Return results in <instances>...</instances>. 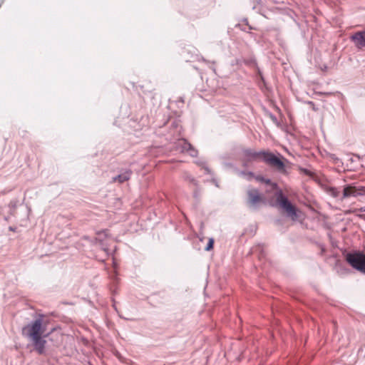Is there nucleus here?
<instances>
[{"instance_id": "72a5a7b5", "label": "nucleus", "mask_w": 365, "mask_h": 365, "mask_svg": "<svg viewBox=\"0 0 365 365\" xmlns=\"http://www.w3.org/2000/svg\"><path fill=\"white\" fill-rule=\"evenodd\" d=\"M3 1H4V0L1 1V4H0V7L1 6V4Z\"/></svg>"}, {"instance_id": "cd10ccee", "label": "nucleus", "mask_w": 365, "mask_h": 365, "mask_svg": "<svg viewBox=\"0 0 365 365\" xmlns=\"http://www.w3.org/2000/svg\"><path fill=\"white\" fill-rule=\"evenodd\" d=\"M359 212H365V206L364 207H361L359 209Z\"/></svg>"}, {"instance_id": "f8f14e48", "label": "nucleus", "mask_w": 365, "mask_h": 365, "mask_svg": "<svg viewBox=\"0 0 365 365\" xmlns=\"http://www.w3.org/2000/svg\"><path fill=\"white\" fill-rule=\"evenodd\" d=\"M113 268H108L107 269L108 274L109 278L112 280V282L114 284H115L118 282V272L117 268L115 265V260H113Z\"/></svg>"}, {"instance_id": "423d86ee", "label": "nucleus", "mask_w": 365, "mask_h": 365, "mask_svg": "<svg viewBox=\"0 0 365 365\" xmlns=\"http://www.w3.org/2000/svg\"><path fill=\"white\" fill-rule=\"evenodd\" d=\"M365 195V187H357L354 183L346 184L343 186L341 200L350 197H356Z\"/></svg>"}, {"instance_id": "4468645a", "label": "nucleus", "mask_w": 365, "mask_h": 365, "mask_svg": "<svg viewBox=\"0 0 365 365\" xmlns=\"http://www.w3.org/2000/svg\"><path fill=\"white\" fill-rule=\"evenodd\" d=\"M98 235L99 236V237H96L95 239V241L96 243H98L99 245L102 247V249L106 252L107 255H109V250L108 248H105L103 247V240L101 239V235L102 234H103L105 235V237H107V234H106V230H103V231H101V232H98Z\"/></svg>"}, {"instance_id": "0eeeda50", "label": "nucleus", "mask_w": 365, "mask_h": 365, "mask_svg": "<svg viewBox=\"0 0 365 365\" xmlns=\"http://www.w3.org/2000/svg\"><path fill=\"white\" fill-rule=\"evenodd\" d=\"M176 147L182 153L186 152L191 157H196L198 154L197 150L185 138L179 139L176 143Z\"/></svg>"}, {"instance_id": "dca6fc26", "label": "nucleus", "mask_w": 365, "mask_h": 365, "mask_svg": "<svg viewBox=\"0 0 365 365\" xmlns=\"http://www.w3.org/2000/svg\"><path fill=\"white\" fill-rule=\"evenodd\" d=\"M329 193L334 197H339L340 196V191L334 187H331L329 189Z\"/></svg>"}, {"instance_id": "4be33fe9", "label": "nucleus", "mask_w": 365, "mask_h": 365, "mask_svg": "<svg viewBox=\"0 0 365 365\" xmlns=\"http://www.w3.org/2000/svg\"><path fill=\"white\" fill-rule=\"evenodd\" d=\"M255 178L257 181L261 182H263L266 180V178L262 175H258Z\"/></svg>"}, {"instance_id": "f03ea898", "label": "nucleus", "mask_w": 365, "mask_h": 365, "mask_svg": "<svg viewBox=\"0 0 365 365\" xmlns=\"http://www.w3.org/2000/svg\"><path fill=\"white\" fill-rule=\"evenodd\" d=\"M245 153L250 158H261L266 164L284 174L287 173V168L291 165L289 160L279 153H274L264 150L255 151L252 149H247Z\"/></svg>"}, {"instance_id": "5701e85b", "label": "nucleus", "mask_w": 365, "mask_h": 365, "mask_svg": "<svg viewBox=\"0 0 365 365\" xmlns=\"http://www.w3.org/2000/svg\"><path fill=\"white\" fill-rule=\"evenodd\" d=\"M270 118H271L272 120L273 121V123H274L275 124H278V120L274 115L271 113Z\"/></svg>"}, {"instance_id": "c85d7f7f", "label": "nucleus", "mask_w": 365, "mask_h": 365, "mask_svg": "<svg viewBox=\"0 0 365 365\" xmlns=\"http://www.w3.org/2000/svg\"><path fill=\"white\" fill-rule=\"evenodd\" d=\"M212 182L215 185L216 187L219 186L215 179H212Z\"/></svg>"}, {"instance_id": "473e14b6", "label": "nucleus", "mask_w": 365, "mask_h": 365, "mask_svg": "<svg viewBox=\"0 0 365 365\" xmlns=\"http://www.w3.org/2000/svg\"><path fill=\"white\" fill-rule=\"evenodd\" d=\"M304 173H308L307 169H304Z\"/></svg>"}, {"instance_id": "bb28decb", "label": "nucleus", "mask_w": 365, "mask_h": 365, "mask_svg": "<svg viewBox=\"0 0 365 365\" xmlns=\"http://www.w3.org/2000/svg\"><path fill=\"white\" fill-rule=\"evenodd\" d=\"M9 205L11 207L15 208L16 207V202L15 201H11Z\"/></svg>"}, {"instance_id": "f704fd0d", "label": "nucleus", "mask_w": 365, "mask_h": 365, "mask_svg": "<svg viewBox=\"0 0 365 365\" xmlns=\"http://www.w3.org/2000/svg\"><path fill=\"white\" fill-rule=\"evenodd\" d=\"M257 1H259L260 0H257Z\"/></svg>"}, {"instance_id": "6e6552de", "label": "nucleus", "mask_w": 365, "mask_h": 365, "mask_svg": "<svg viewBox=\"0 0 365 365\" xmlns=\"http://www.w3.org/2000/svg\"><path fill=\"white\" fill-rule=\"evenodd\" d=\"M349 38L357 48L361 49L365 47V29L354 32Z\"/></svg>"}, {"instance_id": "a878e982", "label": "nucleus", "mask_w": 365, "mask_h": 365, "mask_svg": "<svg viewBox=\"0 0 365 365\" xmlns=\"http://www.w3.org/2000/svg\"><path fill=\"white\" fill-rule=\"evenodd\" d=\"M196 163H197L199 166H201L202 168H203V167L205 165V163H204V162H202V161H197V162H196Z\"/></svg>"}, {"instance_id": "7ed1b4c3", "label": "nucleus", "mask_w": 365, "mask_h": 365, "mask_svg": "<svg viewBox=\"0 0 365 365\" xmlns=\"http://www.w3.org/2000/svg\"><path fill=\"white\" fill-rule=\"evenodd\" d=\"M275 205L283 210L288 217H290L293 221L297 220L300 217V210L294 205L288 197L284 194L282 189L279 187L275 190Z\"/></svg>"}, {"instance_id": "20e7f679", "label": "nucleus", "mask_w": 365, "mask_h": 365, "mask_svg": "<svg viewBox=\"0 0 365 365\" xmlns=\"http://www.w3.org/2000/svg\"><path fill=\"white\" fill-rule=\"evenodd\" d=\"M346 262L354 269L365 274V253L358 250L342 252Z\"/></svg>"}, {"instance_id": "b1692460", "label": "nucleus", "mask_w": 365, "mask_h": 365, "mask_svg": "<svg viewBox=\"0 0 365 365\" xmlns=\"http://www.w3.org/2000/svg\"><path fill=\"white\" fill-rule=\"evenodd\" d=\"M223 166L226 168H232L233 167V164L231 163H224Z\"/></svg>"}, {"instance_id": "9b49d317", "label": "nucleus", "mask_w": 365, "mask_h": 365, "mask_svg": "<svg viewBox=\"0 0 365 365\" xmlns=\"http://www.w3.org/2000/svg\"><path fill=\"white\" fill-rule=\"evenodd\" d=\"M182 56L186 61H190L192 56H197V49L193 47L185 48L182 52Z\"/></svg>"}, {"instance_id": "39448f33", "label": "nucleus", "mask_w": 365, "mask_h": 365, "mask_svg": "<svg viewBox=\"0 0 365 365\" xmlns=\"http://www.w3.org/2000/svg\"><path fill=\"white\" fill-rule=\"evenodd\" d=\"M245 63L255 69V78L257 81V83L259 86V87L263 91L268 90V88L267 86L265 79L263 76L262 72L261 71L260 68L257 66V61L255 58L251 57L247 59L244 60Z\"/></svg>"}, {"instance_id": "2f4dec72", "label": "nucleus", "mask_w": 365, "mask_h": 365, "mask_svg": "<svg viewBox=\"0 0 365 365\" xmlns=\"http://www.w3.org/2000/svg\"><path fill=\"white\" fill-rule=\"evenodd\" d=\"M308 103H309V104H310V105H312V106H314V103H313L312 101H309V102H308Z\"/></svg>"}, {"instance_id": "f3484780", "label": "nucleus", "mask_w": 365, "mask_h": 365, "mask_svg": "<svg viewBox=\"0 0 365 365\" xmlns=\"http://www.w3.org/2000/svg\"><path fill=\"white\" fill-rule=\"evenodd\" d=\"M214 244H215V240L212 237L210 238L208 240L207 245L205 247V250L207 251V252L212 250L214 247Z\"/></svg>"}, {"instance_id": "6ab92c4d", "label": "nucleus", "mask_w": 365, "mask_h": 365, "mask_svg": "<svg viewBox=\"0 0 365 365\" xmlns=\"http://www.w3.org/2000/svg\"><path fill=\"white\" fill-rule=\"evenodd\" d=\"M263 183L270 185L273 190H275L278 187V185L277 183L272 182V180L269 178H266L265 181L263 182Z\"/></svg>"}, {"instance_id": "a211bd4d", "label": "nucleus", "mask_w": 365, "mask_h": 365, "mask_svg": "<svg viewBox=\"0 0 365 365\" xmlns=\"http://www.w3.org/2000/svg\"><path fill=\"white\" fill-rule=\"evenodd\" d=\"M240 175H246L247 177V180H251L252 178H255V174L252 171L247 172V171L242 170V171L240 172Z\"/></svg>"}, {"instance_id": "c756f323", "label": "nucleus", "mask_w": 365, "mask_h": 365, "mask_svg": "<svg viewBox=\"0 0 365 365\" xmlns=\"http://www.w3.org/2000/svg\"><path fill=\"white\" fill-rule=\"evenodd\" d=\"M354 156L357 158L358 159L361 158V156L359 154H354Z\"/></svg>"}, {"instance_id": "ddd939ff", "label": "nucleus", "mask_w": 365, "mask_h": 365, "mask_svg": "<svg viewBox=\"0 0 365 365\" xmlns=\"http://www.w3.org/2000/svg\"><path fill=\"white\" fill-rule=\"evenodd\" d=\"M251 253L256 255L259 259L265 256L264 246L262 244H257L251 248Z\"/></svg>"}, {"instance_id": "1a4fd4ad", "label": "nucleus", "mask_w": 365, "mask_h": 365, "mask_svg": "<svg viewBox=\"0 0 365 365\" xmlns=\"http://www.w3.org/2000/svg\"><path fill=\"white\" fill-rule=\"evenodd\" d=\"M248 203L251 207H256L257 205L263 202V197L259 193L257 189H252L247 191Z\"/></svg>"}, {"instance_id": "2eb2a0df", "label": "nucleus", "mask_w": 365, "mask_h": 365, "mask_svg": "<svg viewBox=\"0 0 365 365\" xmlns=\"http://www.w3.org/2000/svg\"><path fill=\"white\" fill-rule=\"evenodd\" d=\"M247 148H245L242 150V153H243V155H244V159L242 160V165L244 167H247L249 165V164L253 161V160H257L258 158H250L248 157L247 155H245V151L247 150Z\"/></svg>"}, {"instance_id": "7c9ffc66", "label": "nucleus", "mask_w": 365, "mask_h": 365, "mask_svg": "<svg viewBox=\"0 0 365 365\" xmlns=\"http://www.w3.org/2000/svg\"><path fill=\"white\" fill-rule=\"evenodd\" d=\"M179 101L181 102V103H183L184 102V100H183V98L180 97Z\"/></svg>"}, {"instance_id": "aec40b11", "label": "nucleus", "mask_w": 365, "mask_h": 365, "mask_svg": "<svg viewBox=\"0 0 365 365\" xmlns=\"http://www.w3.org/2000/svg\"><path fill=\"white\" fill-rule=\"evenodd\" d=\"M196 187H197L193 191V197L197 200L200 197V190L198 186Z\"/></svg>"}, {"instance_id": "412c9836", "label": "nucleus", "mask_w": 365, "mask_h": 365, "mask_svg": "<svg viewBox=\"0 0 365 365\" xmlns=\"http://www.w3.org/2000/svg\"><path fill=\"white\" fill-rule=\"evenodd\" d=\"M187 180L189 182H190L191 183H192L193 185H195V186H198L197 180L193 177H192L190 175H187Z\"/></svg>"}, {"instance_id": "393cba45", "label": "nucleus", "mask_w": 365, "mask_h": 365, "mask_svg": "<svg viewBox=\"0 0 365 365\" xmlns=\"http://www.w3.org/2000/svg\"><path fill=\"white\" fill-rule=\"evenodd\" d=\"M202 168L204 169L205 173L212 174L211 170L207 166L205 165Z\"/></svg>"}, {"instance_id": "9d476101", "label": "nucleus", "mask_w": 365, "mask_h": 365, "mask_svg": "<svg viewBox=\"0 0 365 365\" xmlns=\"http://www.w3.org/2000/svg\"><path fill=\"white\" fill-rule=\"evenodd\" d=\"M133 172L130 169L122 168L119 170L118 174L112 178L113 182L123 183L130 180Z\"/></svg>"}, {"instance_id": "f257e3e1", "label": "nucleus", "mask_w": 365, "mask_h": 365, "mask_svg": "<svg viewBox=\"0 0 365 365\" xmlns=\"http://www.w3.org/2000/svg\"><path fill=\"white\" fill-rule=\"evenodd\" d=\"M49 323L50 320L46 315L38 314L34 320L22 328V334L32 342L34 350L40 355L45 354L46 338L56 329L53 327L48 331Z\"/></svg>"}]
</instances>
